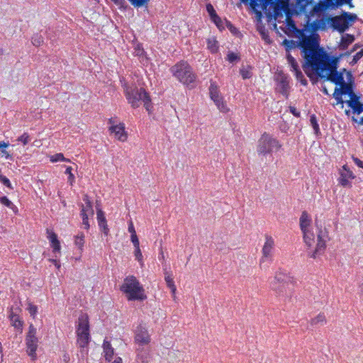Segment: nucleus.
Segmentation results:
<instances>
[{
  "label": "nucleus",
  "instance_id": "f257e3e1",
  "mask_svg": "<svg viewBox=\"0 0 363 363\" xmlns=\"http://www.w3.org/2000/svg\"><path fill=\"white\" fill-rule=\"evenodd\" d=\"M302 56L304 59L303 69L312 80L313 75L324 81H329L339 86L346 81V69L337 71L338 57H330L323 49H316L311 37H303L301 42Z\"/></svg>",
  "mask_w": 363,
  "mask_h": 363
},
{
  "label": "nucleus",
  "instance_id": "f03ea898",
  "mask_svg": "<svg viewBox=\"0 0 363 363\" xmlns=\"http://www.w3.org/2000/svg\"><path fill=\"white\" fill-rule=\"evenodd\" d=\"M311 218L306 211H303L299 218L300 229L306 247L308 256L315 259L323 255L326 249L328 233L315 223V228L311 226Z\"/></svg>",
  "mask_w": 363,
  "mask_h": 363
},
{
  "label": "nucleus",
  "instance_id": "7ed1b4c3",
  "mask_svg": "<svg viewBox=\"0 0 363 363\" xmlns=\"http://www.w3.org/2000/svg\"><path fill=\"white\" fill-rule=\"evenodd\" d=\"M296 285V280L293 276L279 270L275 273L274 279L270 281L269 288L276 296L290 298L294 294Z\"/></svg>",
  "mask_w": 363,
  "mask_h": 363
},
{
  "label": "nucleus",
  "instance_id": "20e7f679",
  "mask_svg": "<svg viewBox=\"0 0 363 363\" xmlns=\"http://www.w3.org/2000/svg\"><path fill=\"white\" fill-rule=\"evenodd\" d=\"M125 96L128 103L134 108L139 107L140 101H143L145 109L150 112L152 108L151 99L146 91L143 89H138L135 85H123Z\"/></svg>",
  "mask_w": 363,
  "mask_h": 363
},
{
  "label": "nucleus",
  "instance_id": "39448f33",
  "mask_svg": "<svg viewBox=\"0 0 363 363\" xmlns=\"http://www.w3.org/2000/svg\"><path fill=\"white\" fill-rule=\"evenodd\" d=\"M120 289L128 301H144L147 298L145 289L135 276L126 277Z\"/></svg>",
  "mask_w": 363,
  "mask_h": 363
},
{
  "label": "nucleus",
  "instance_id": "423d86ee",
  "mask_svg": "<svg viewBox=\"0 0 363 363\" xmlns=\"http://www.w3.org/2000/svg\"><path fill=\"white\" fill-rule=\"evenodd\" d=\"M172 75L181 83L188 86L194 83L196 75L193 72L190 65L184 60H181L170 68Z\"/></svg>",
  "mask_w": 363,
  "mask_h": 363
},
{
  "label": "nucleus",
  "instance_id": "0eeeda50",
  "mask_svg": "<svg viewBox=\"0 0 363 363\" xmlns=\"http://www.w3.org/2000/svg\"><path fill=\"white\" fill-rule=\"evenodd\" d=\"M357 18L356 14L342 11L339 16L329 17L328 22L333 30L342 33L352 25Z\"/></svg>",
  "mask_w": 363,
  "mask_h": 363
},
{
  "label": "nucleus",
  "instance_id": "6e6552de",
  "mask_svg": "<svg viewBox=\"0 0 363 363\" xmlns=\"http://www.w3.org/2000/svg\"><path fill=\"white\" fill-rule=\"evenodd\" d=\"M89 320L86 313L79 315L77 325V342L81 348L87 347L90 341Z\"/></svg>",
  "mask_w": 363,
  "mask_h": 363
},
{
  "label": "nucleus",
  "instance_id": "1a4fd4ad",
  "mask_svg": "<svg viewBox=\"0 0 363 363\" xmlns=\"http://www.w3.org/2000/svg\"><path fill=\"white\" fill-rule=\"evenodd\" d=\"M282 145L277 138L264 132L257 141V152L258 155L265 156L274 151H279Z\"/></svg>",
  "mask_w": 363,
  "mask_h": 363
},
{
  "label": "nucleus",
  "instance_id": "9d476101",
  "mask_svg": "<svg viewBox=\"0 0 363 363\" xmlns=\"http://www.w3.org/2000/svg\"><path fill=\"white\" fill-rule=\"evenodd\" d=\"M36 329L33 324L29 325L26 337V352L33 361L36 360V350L38 346V338L36 337Z\"/></svg>",
  "mask_w": 363,
  "mask_h": 363
},
{
  "label": "nucleus",
  "instance_id": "9b49d317",
  "mask_svg": "<svg viewBox=\"0 0 363 363\" xmlns=\"http://www.w3.org/2000/svg\"><path fill=\"white\" fill-rule=\"evenodd\" d=\"M209 94L211 99L221 112L227 113L229 111L225 102L223 101V98L220 94L218 86L215 82H211Z\"/></svg>",
  "mask_w": 363,
  "mask_h": 363
},
{
  "label": "nucleus",
  "instance_id": "f8f14e48",
  "mask_svg": "<svg viewBox=\"0 0 363 363\" xmlns=\"http://www.w3.org/2000/svg\"><path fill=\"white\" fill-rule=\"evenodd\" d=\"M134 341L140 346H146L151 342V337L147 328L143 323H140L134 332Z\"/></svg>",
  "mask_w": 363,
  "mask_h": 363
},
{
  "label": "nucleus",
  "instance_id": "ddd939ff",
  "mask_svg": "<svg viewBox=\"0 0 363 363\" xmlns=\"http://www.w3.org/2000/svg\"><path fill=\"white\" fill-rule=\"evenodd\" d=\"M320 28V23L318 21H314L312 23H307L305 28L303 30H298V33L300 34L301 40L303 37H311L313 39L314 46L316 49H319L318 48V35H315L314 33ZM301 42L299 45L301 46Z\"/></svg>",
  "mask_w": 363,
  "mask_h": 363
},
{
  "label": "nucleus",
  "instance_id": "4468645a",
  "mask_svg": "<svg viewBox=\"0 0 363 363\" xmlns=\"http://www.w3.org/2000/svg\"><path fill=\"white\" fill-rule=\"evenodd\" d=\"M276 91L281 94L286 99L289 98L290 92L289 78L282 72H279L275 77Z\"/></svg>",
  "mask_w": 363,
  "mask_h": 363
},
{
  "label": "nucleus",
  "instance_id": "2eb2a0df",
  "mask_svg": "<svg viewBox=\"0 0 363 363\" xmlns=\"http://www.w3.org/2000/svg\"><path fill=\"white\" fill-rule=\"evenodd\" d=\"M274 240L271 235H265V241L262 249V257L259 263L262 264L267 260H272L274 249Z\"/></svg>",
  "mask_w": 363,
  "mask_h": 363
},
{
  "label": "nucleus",
  "instance_id": "dca6fc26",
  "mask_svg": "<svg viewBox=\"0 0 363 363\" xmlns=\"http://www.w3.org/2000/svg\"><path fill=\"white\" fill-rule=\"evenodd\" d=\"M354 77L351 72H346V82L335 87L337 91H340L342 94H348L351 97H354L355 94L353 92Z\"/></svg>",
  "mask_w": 363,
  "mask_h": 363
},
{
  "label": "nucleus",
  "instance_id": "f3484780",
  "mask_svg": "<svg viewBox=\"0 0 363 363\" xmlns=\"http://www.w3.org/2000/svg\"><path fill=\"white\" fill-rule=\"evenodd\" d=\"M274 13L278 15L279 12L283 11L286 16L287 18H289L295 13L294 4L289 3L287 1L278 0L274 5Z\"/></svg>",
  "mask_w": 363,
  "mask_h": 363
},
{
  "label": "nucleus",
  "instance_id": "a211bd4d",
  "mask_svg": "<svg viewBox=\"0 0 363 363\" xmlns=\"http://www.w3.org/2000/svg\"><path fill=\"white\" fill-rule=\"evenodd\" d=\"M355 177L353 172L348 168L347 164L342 166L340 170V177L337 179L338 184L343 187H351L350 180Z\"/></svg>",
  "mask_w": 363,
  "mask_h": 363
},
{
  "label": "nucleus",
  "instance_id": "6ab92c4d",
  "mask_svg": "<svg viewBox=\"0 0 363 363\" xmlns=\"http://www.w3.org/2000/svg\"><path fill=\"white\" fill-rule=\"evenodd\" d=\"M108 130L119 141L125 142L128 139V133L125 130V124L123 123H119L117 125L109 126Z\"/></svg>",
  "mask_w": 363,
  "mask_h": 363
},
{
  "label": "nucleus",
  "instance_id": "aec40b11",
  "mask_svg": "<svg viewBox=\"0 0 363 363\" xmlns=\"http://www.w3.org/2000/svg\"><path fill=\"white\" fill-rule=\"evenodd\" d=\"M47 238L50 241V247L52 249L54 253H60L61 245L58 240L57 235L52 230L46 229Z\"/></svg>",
  "mask_w": 363,
  "mask_h": 363
},
{
  "label": "nucleus",
  "instance_id": "412c9836",
  "mask_svg": "<svg viewBox=\"0 0 363 363\" xmlns=\"http://www.w3.org/2000/svg\"><path fill=\"white\" fill-rule=\"evenodd\" d=\"M96 218L99 228L103 233L108 235L109 233V229L108 228L107 221L104 215V211L101 209H97L96 211Z\"/></svg>",
  "mask_w": 363,
  "mask_h": 363
},
{
  "label": "nucleus",
  "instance_id": "4be33fe9",
  "mask_svg": "<svg viewBox=\"0 0 363 363\" xmlns=\"http://www.w3.org/2000/svg\"><path fill=\"white\" fill-rule=\"evenodd\" d=\"M352 0H323L322 2L323 6L327 9H334L343 4H349L352 7Z\"/></svg>",
  "mask_w": 363,
  "mask_h": 363
},
{
  "label": "nucleus",
  "instance_id": "5701e85b",
  "mask_svg": "<svg viewBox=\"0 0 363 363\" xmlns=\"http://www.w3.org/2000/svg\"><path fill=\"white\" fill-rule=\"evenodd\" d=\"M347 105L352 109L354 113L360 114L363 112V104L359 101V97L356 95L354 97H351L350 100L347 101Z\"/></svg>",
  "mask_w": 363,
  "mask_h": 363
},
{
  "label": "nucleus",
  "instance_id": "b1692460",
  "mask_svg": "<svg viewBox=\"0 0 363 363\" xmlns=\"http://www.w3.org/2000/svg\"><path fill=\"white\" fill-rule=\"evenodd\" d=\"M103 350L105 359L108 362H111L114 354V349L111 346V342L106 339H105L103 342Z\"/></svg>",
  "mask_w": 363,
  "mask_h": 363
},
{
  "label": "nucleus",
  "instance_id": "393cba45",
  "mask_svg": "<svg viewBox=\"0 0 363 363\" xmlns=\"http://www.w3.org/2000/svg\"><path fill=\"white\" fill-rule=\"evenodd\" d=\"M354 40V37L350 34H345L342 36L340 43L339 45L340 50H346L348 46Z\"/></svg>",
  "mask_w": 363,
  "mask_h": 363
},
{
  "label": "nucleus",
  "instance_id": "a878e982",
  "mask_svg": "<svg viewBox=\"0 0 363 363\" xmlns=\"http://www.w3.org/2000/svg\"><path fill=\"white\" fill-rule=\"evenodd\" d=\"M295 6V13L296 14H298L301 12H303L306 8L311 4L313 0H296Z\"/></svg>",
  "mask_w": 363,
  "mask_h": 363
},
{
  "label": "nucleus",
  "instance_id": "bb28decb",
  "mask_svg": "<svg viewBox=\"0 0 363 363\" xmlns=\"http://www.w3.org/2000/svg\"><path fill=\"white\" fill-rule=\"evenodd\" d=\"M207 49L213 54L217 53L219 50L218 42L215 37L208 38L206 40Z\"/></svg>",
  "mask_w": 363,
  "mask_h": 363
},
{
  "label": "nucleus",
  "instance_id": "cd10ccee",
  "mask_svg": "<svg viewBox=\"0 0 363 363\" xmlns=\"http://www.w3.org/2000/svg\"><path fill=\"white\" fill-rule=\"evenodd\" d=\"M9 319L11 322V325L17 328V329H22L23 322L21 319L20 316L16 313H14L13 311H11L9 315Z\"/></svg>",
  "mask_w": 363,
  "mask_h": 363
},
{
  "label": "nucleus",
  "instance_id": "c85d7f7f",
  "mask_svg": "<svg viewBox=\"0 0 363 363\" xmlns=\"http://www.w3.org/2000/svg\"><path fill=\"white\" fill-rule=\"evenodd\" d=\"M0 203H1L2 205L9 208L10 209L12 210V211L15 213V214H18V209L17 208V206L16 205H14L9 199L7 196H1L0 197Z\"/></svg>",
  "mask_w": 363,
  "mask_h": 363
},
{
  "label": "nucleus",
  "instance_id": "c756f323",
  "mask_svg": "<svg viewBox=\"0 0 363 363\" xmlns=\"http://www.w3.org/2000/svg\"><path fill=\"white\" fill-rule=\"evenodd\" d=\"M10 145L9 142H0V152L1 157L6 160L12 159V155L6 150V148Z\"/></svg>",
  "mask_w": 363,
  "mask_h": 363
},
{
  "label": "nucleus",
  "instance_id": "7c9ffc66",
  "mask_svg": "<svg viewBox=\"0 0 363 363\" xmlns=\"http://www.w3.org/2000/svg\"><path fill=\"white\" fill-rule=\"evenodd\" d=\"M326 323V318L324 313H320L315 317L312 318L310 321L311 325H317L318 324H325Z\"/></svg>",
  "mask_w": 363,
  "mask_h": 363
},
{
  "label": "nucleus",
  "instance_id": "2f4dec72",
  "mask_svg": "<svg viewBox=\"0 0 363 363\" xmlns=\"http://www.w3.org/2000/svg\"><path fill=\"white\" fill-rule=\"evenodd\" d=\"M50 161L52 163L57 162L59 161L69 162L70 160L65 158L62 153H56L50 157Z\"/></svg>",
  "mask_w": 363,
  "mask_h": 363
},
{
  "label": "nucleus",
  "instance_id": "473e14b6",
  "mask_svg": "<svg viewBox=\"0 0 363 363\" xmlns=\"http://www.w3.org/2000/svg\"><path fill=\"white\" fill-rule=\"evenodd\" d=\"M74 244L80 250H82L84 245V235L83 233H80L74 237Z\"/></svg>",
  "mask_w": 363,
  "mask_h": 363
},
{
  "label": "nucleus",
  "instance_id": "72a5a7b5",
  "mask_svg": "<svg viewBox=\"0 0 363 363\" xmlns=\"http://www.w3.org/2000/svg\"><path fill=\"white\" fill-rule=\"evenodd\" d=\"M164 280H165L167 287L170 288L173 286H175L172 275L169 272H168L167 270V269H164Z\"/></svg>",
  "mask_w": 363,
  "mask_h": 363
},
{
  "label": "nucleus",
  "instance_id": "f704fd0d",
  "mask_svg": "<svg viewBox=\"0 0 363 363\" xmlns=\"http://www.w3.org/2000/svg\"><path fill=\"white\" fill-rule=\"evenodd\" d=\"M286 58L288 63L291 66V71H294L299 69L298 64L294 57H292L290 54H288Z\"/></svg>",
  "mask_w": 363,
  "mask_h": 363
},
{
  "label": "nucleus",
  "instance_id": "c9c22d12",
  "mask_svg": "<svg viewBox=\"0 0 363 363\" xmlns=\"http://www.w3.org/2000/svg\"><path fill=\"white\" fill-rule=\"evenodd\" d=\"M310 123H311V126L313 128L315 133L316 135H318L320 133V128H319V125L318 123L317 118L314 114L311 116Z\"/></svg>",
  "mask_w": 363,
  "mask_h": 363
},
{
  "label": "nucleus",
  "instance_id": "e433bc0d",
  "mask_svg": "<svg viewBox=\"0 0 363 363\" xmlns=\"http://www.w3.org/2000/svg\"><path fill=\"white\" fill-rule=\"evenodd\" d=\"M134 255L135 257V259L140 263V267H143L144 266V261H143V254H142L140 247H138V248H135Z\"/></svg>",
  "mask_w": 363,
  "mask_h": 363
},
{
  "label": "nucleus",
  "instance_id": "4c0bfd02",
  "mask_svg": "<svg viewBox=\"0 0 363 363\" xmlns=\"http://www.w3.org/2000/svg\"><path fill=\"white\" fill-rule=\"evenodd\" d=\"M16 140L23 145H26L30 141V138L28 133H23Z\"/></svg>",
  "mask_w": 363,
  "mask_h": 363
},
{
  "label": "nucleus",
  "instance_id": "58836bf2",
  "mask_svg": "<svg viewBox=\"0 0 363 363\" xmlns=\"http://www.w3.org/2000/svg\"><path fill=\"white\" fill-rule=\"evenodd\" d=\"M293 72H294L295 76H296L297 80H298L301 82V84L306 86L307 84V80L304 78V76L302 74V72L300 70V69H298L294 70Z\"/></svg>",
  "mask_w": 363,
  "mask_h": 363
},
{
  "label": "nucleus",
  "instance_id": "ea45409f",
  "mask_svg": "<svg viewBox=\"0 0 363 363\" xmlns=\"http://www.w3.org/2000/svg\"><path fill=\"white\" fill-rule=\"evenodd\" d=\"M31 42L34 46L38 47L43 44V38L38 34L33 35L31 38Z\"/></svg>",
  "mask_w": 363,
  "mask_h": 363
},
{
  "label": "nucleus",
  "instance_id": "a19ab883",
  "mask_svg": "<svg viewBox=\"0 0 363 363\" xmlns=\"http://www.w3.org/2000/svg\"><path fill=\"white\" fill-rule=\"evenodd\" d=\"M81 213L91 214V217H93L94 212L92 204H82Z\"/></svg>",
  "mask_w": 363,
  "mask_h": 363
},
{
  "label": "nucleus",
  "instance_id": "79ce46f5",
  "mask_svg": "<svg viewBox=\"0 0 363 363\" xmlns=\"http://www.w3.org/2000/svg\"><path fill=\"white\" fill-rule=\"evenodd\" d=\"M27 310L28 311L30 316L33 317V318H35L38 313V306L32 303H28Z\"/></svg>",
  "mask_w": 363,
  "mask_h": 363
},
{
  "label": "nucleus",
  "instance_id": "37998d69",
  "mask_svg": "<svg viewBox=\"0 0 363 363\" xmlns=\"http://www.w3.org/2000/svg\"><path fill=\"white\" fill-rule=\"evenodd\" d=\"M72 167H67L65 169V174H68V182L69 184L72 186L74 182H75V177L72 172Z\"/></svg>",
  "mask_w": 363,
  "mask_h": 363
},
{
  "label": "nucleus",
  "instance_id": "c03bdc74",
  "mask_svg": "<svg viewBox=\"0 0 363 363\" xmlns=\"http://www.w3.org/2000/svg\"><path fill=\"white\" fill-rule=\"evenodd\" d=\"M80 216L82 219V224L84 226V228L86 230H88L90 227L89 223V218L91 217V214L85 213H80Z\"/></svg>",
  "mask_w": 363,
  "mask_h": 363
},
{
  "label": "nucleus",
  "instance_id": "a18cd8bd",
  "mask_svg": "<svg viewBox=\"0 0 363 363\" xmlns=\"http://www.w3.org/2000/svg\"><path fill=\"white\" fill-rule=\"evenodd\" d=\"M206 10L211 18H216V19H219V16L216 14L213 6L211 4L206 5Z\"/></svg>",
  "mask_w": 363,
  "mask_h": 363
},
{
  "label": "nucleus",
  "instance_id": "49530a36",
  "mask_svg": "<svg viewBox=\"0 0 363 363\" xmlns=\"http://www.w3.org/2000/svg\"><path fill=\"white\" fill-rule=\"evenodd\" d=\"M0 182L6 187L13 189L10 180L5 176L0 174Z\"/></svg>",
  "mask_w": 363,
  "mask_h": 363
},
{
  "label": "nucleus",
  "instance_id": "de8ad7c7",
  "mask_svg": "<svg viewBox=\"0 0 363 363\" xmlns=\"http://www.w3.org/2000/svg\"><path fill=\"white\" fill-rule=\"evenodd\" d=\"M363 57V48L357 52L352 58V62H350L352 65H354L357 63L362 57Z\"/></svg>",
  "mask_w": 363,
  "mask_h": 363
},
{
  "label": "nucleus",
  "instance_id": "09e8293b",
  "mask_svg": "<svg viewBox=\"0 0 363 363\" xmlns=\"http://www.w3.org/2000/svg\"><path fill=\"white\" fill-rule=\"evenodd\" d=\"M333 97L336 99L337 104H343V100L342 98V96L343 94H340V91H337L336 89H335L334 93H333Z\"/></svg>",
  "mask_w": 363,
  "mask_h": 363
},
{
  "label": "nucleus",
  "instance_id": "8fccbe9b",
  "mask_svg": "<svg viewBox=\"0 0 363 363\" xmlns=\"http://www.w3.org/2000/svg\"><path fill=\"white\" fill-rule=\"evenodd\" d=\"M150 0H135L131 4L137 8L141 7L148 3Z\"/></svg>",
  "mask_w": 363,
  "mask_h": 363
},
{
  "label": "nucleus",
  "instance_id": "3c124183",
  "mask_svg": "<svg viewBox=\"0 0 363 363\" xmlns=\"http://www.w3.org/2000/svg\"><path fill=\"white\" fill-rule=\"evenodd\" d=\"M130 240L135 248L140 247V242L136 234L130 235Z\"/></svg>",
  "mask_w": 363,
  "mask_h": 363
},
{
  "label": "nucleus",
  "instance_id": "603ef678",
  "mask_svg": "<svg viewBox=\"0 0 363 363\" xmlns=\"http://www.w3.org/2000/svg\"><path fill=\"white\" fill-rule=\"evenodd\" d=\"M238 59H239V56L236 53H234L232 52H229L227 55V60L230 62H233L234 61H235Z\"/></svg>",
  "mask_w": 363,
  "mask_h": 363
},
{
  "label": "nucleus",
  "instance_id": "864d4df0",
  "mask_svg": "<svg viewBox=\"0 0 363 363\" xmlns=\"http://www.w3.org/2000/svg\"><path fill=\"white\" fill-rule=\"evenodd\" d=\"M240 74L244 79H249L251 77L250 72L245 69H240Z\"/></svg>",
  "mask_w": 363,
  "mask_h": 363
},
{
  "label": "nucleus",
  "instance_id": "5fc2aeb1",
  "mask_svg": "<svg viewBox=\"0 0 363 363\" xmlns=\"http://www.w3.org/2000/svg\"><path fill=\"white\" fill-rule=\"evenodd\" d=\"M289 111L291 114H293L294 116L298 118L301 116V113L298 111L296 107L290 106H289Z\"/></svg>",
  "mask_w": 363,
  "mask_h": 363
},
{
  "label": "nucleus",
  "instance_id": "6e6d98bb",
  "mask_svg": "<svg viewBox=\"0 0 363 363\" xmlns=\"http://www.w3.org/2000/svg\"><path fill=\"white\" fill-rule=\"evenodd\" d=\"M117 122H118V120H117L116 117H111V118L108 119V121L110 126L117 125L118 124V123H117Z\"/></svg>",
  "mask_w": 363,
  "mask_h": 363
},
{
  "label": "nucleus",
  "instance_id": "4d7b16f0",
  "mask_svg": "<svg viewBox=\"0 0 363 363\" xmlns=\"http://www.w3.org/2000/svg\"><path fill=\"white\" fill-rule=\"evenodd\" d=\"M211 19L215 23L218 28H220V27L223 26L222 20L220 17L218 20L216 19V18H213Z\"/></svg>",
  "mask_w": 363,
  "mask_h": 363
},
{
  "label": "nucleus",
  "instance_id": "13d9d810",
  "mask_svg": "<svg viewBox=\"0 0 363 363\" xmlns=\"http://www.w3.org/2000/svg\"><path fill=\"white\" fill-rule=\"evenodd\" d=\"M128 231L131 235L136 234V232H135V228L133 226L132 221L130 222V224L128 225Z\"/></svg>",
  "mask_w": 363,
  "mask_h": 363
},
{
  "label": "nucleus",
  "instance_id": "bf43d9fd",
  "mask_svg": "<svg viewBox=\"0 0 363 363\" xmlns=\"http://www.w3.org/2000/svg\"><path fill=\"white\" fill-rule=\"evenodd\" d=\"M169 289H170L172 294V298L175 301L176 298H177V296H176L177 287H176V286H173L170 287Z\"/></svg>",
  "mask_w": 363,
  "mask_h": 363
},
{
  "label": "nucleus",
  "instance_id": "052dcab7",
  "mask_svg": "<svg viewBox=\"0 0 363 363\" xmlns=\"http://www.w3.org/2000/svg\"><path fill=\"white\" fill-rule=\"evenodd\" d=\"M354 163L360 168L363 169V162L358 158H354Z\"/></svg>",
  "mask_w": 363,
  "mask_h": 363
},
{
  "label": "nucleus",
  "instance_id": "680f3d73",
  "mask_svg": "<svg viewBox=\"0 0 363 363\" xmlns=\"http://www.w3.org/2000/svg\"><path fill=\"white\" fill-rule=\"evenodd\" d=\"M83 201L84 202V204H92L90 201L89 196L87 194L84 195Z\"/></svg>",
  "mask_w": 363,
  "mask_h": 363
},
{
  "label": "nucleus",
  "instance_id": "e2e57ef3",
  "mask_svg": "<svg viewBox=\"0 0 363 363\" xmlns=\"http://www.w3.org/2000/svg\"><path fill=\"white\" fill-rule=\"evenodd\" d=\"M288 26L294 30H296L298 31V29H296V25L294 22L292 20H289L288 18Z\"/></svg>",
  "mask_w": 363,
  "mask_h": 363
},
{
  "label": "nucleus",
  "instance_id": "0e129e2a",
  "mask_svg": "<svg viewBox=\"0 0 363 363\" xmlns=\"http://www.w3.org/2000/svg\"><path fill=\"white\" fill-rule=\"evenodd\" d=\"M112 363H123V361L120 357H117Z\"/></svg>",
  "mask_w": 363,
  "mask_h": 363
},
{
  "label": "nucleus",
  "instance_id": "69168bd1",
  "mask_svg": "<svg viewBox=\"0 0 363 363\" xmlns=\"http://www.w3.org/2000/svg\"><path fill=\"white\" fill-rule=\"evenodd\" d=\"M159 259H162L163 261L164 260V255L162 250H161L160 253Z\"/></svg>",
  "mask_w": 363,
  "mask_h": 363
},
{
  "label": "nucleus",
  "instance_id": "338daca9",
  "mask_svg": "<svg viewBox=\"0 0 363 363\" xmlns=\"http://www.w3.org/2000/svg\"><path fill=\"white\" fill-rule=\"evenodd\" d=\"M322 91L326 94V95H330L327 88L325 86H323V89H322Z\"/></svg>",
  "mask_w": 363,
  "mask_h": 363
},
{
  "label": "nucleus",
  "instance_id": "774afa93",
  "mask_svg": "<svg viewBox=\"0 0 363 363\" xmlns=\"http://www.w3.org/2000/svg\"><path fill=\"white\" fill-rule=\"evenodd\" d=\"M358 48L357 45H355L354 47L351 50L350 52H347L346 55H350L352 52H353L356 48Z\"/></svg>",
  "mask_w": 363,
  "mask_h": 363
}]
</instances>
